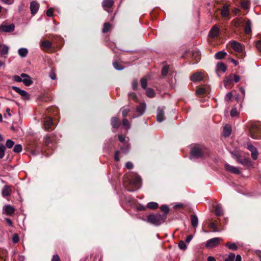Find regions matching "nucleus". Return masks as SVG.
Masks as SVG:
<instances>
[{"instance_id": "obj_51", "label": "nucleus", "mask_w": 261, "mask_h": 261, "mask_svg": "<svg viewBox=\"0 0 261 261\" xmlns=\"http://www.w3.org/2000/svg\"><path fill=\"white\" fill-rule=\"evenodd\" d=\"M132 88L134 90H136L138 88V81L136 79L133 80L132 84Z\"/></svg>"}, {"instance_id": "obj_18", "label": "nucleus", "mask_w": 261, "mask_h": 261, "mask_svg": "<svg viewBox=\"0 0 261 261\" xmlns=\"http://www.w3.org/2000/svg\"><path fill=\"white\" fill-rule=\"evenodd\" d=\"M164 110L160 108L158 109L156 119L159 122H161L164 120Z\"/></svg>"}, {"instance_id": "obj_56", "label": "nucleus", "mask_w": 261, "mask_h": 261, "mask_svg": "<svg viewBox=\"0 0 261 261\" xmlns=\"http://www.w3.org/2000/svg\"><path fill=\"white\" fill-rule=\"evenodd\" d=\"M120 153V150H117L115 151V155H114V160L116 161H119L120 160V158H119V154Z\"/></svg>"}, {"instance_id": "obj_11", "label": "nucleus", "mask_w": 261, "mask_h": 261, "mask_svg": "<svg viewBox=\"0 0 261 261\" xmlns=\"http://www.w3.org/2000/svg\"><path fill=\"white\" fill-rule=\"evenodd\" d=\"M203 79V75L201 72H196L193 74L191 76V80L193 82L201 81Z\"/></svg>"}, {"instance_id": "obj_10", "label": "nucleus", "mask_w": 261, "mask_h": 261, "mask_svg": "<svg viewBox=\"0 0 261 261\" xmlns=\"http://www.w3.org/2000/svg\"><path fill=\"white\" fill-rule=\"evenodd\" d=\"M225 168L227 171L234 174H239L240 173V171L238 167H234L226 163L225 164Z\"/></svg>"}, {"instance_id": "obj_60", "label": "nucleus", "mask_w": 261, "mask_h": 261, "mask_svg": "<svg viewBox=\"0 0 261 261\" xmlns=\"http://www.w3.org/2000/svg\"><path fill=\"white\" fill-rule=\"evenodd\" d=\"M232 96V93H230V92L228 93L226 95V96H225V100H226V101H229V100H230L231 99Z\"/></svg>"}, {"instance_id": "obj_26", "label": "nucleus", "mask_w": 261, "mask_h": 261, "mask_svg": "<svg viewBox=\"0 0 261 261\" xmlns=\"http://www.w3.org/2000/svg\"><path fill=\"white\" fill-rule=\"evenodd\" d=\"M208 88L207 87H199L196 91V94L197 95L204 94L208 92Z\"/></svg>"}, {"instance_id": "obj_49", "label": "nucleus", "mask_w": 261, "mask_h": 261, "mask_svg": "<svg viewBox=\"0 0 261 261\" xmlns=\"http://www.w3.org/2000/svg\"><path fill=\"white\" fill-rule=\"evenodd\" d=\"M160 209L162 211L164 212L165 214L164 215H165V216H166V215L167 214L169 210L168 206L167 205H162L161 206Z\"/></svg>"}, {"instance_id": "obj_29", "label": "nucleus", "mask_w": 261, "mask_h": 261, "mask_svg": "<svg viewBox=\"0 0 261 261\" xmlns=\"http://www.w3.org/2000/svg\"><path fill=\"white\" fill-rule=\"evenodd\" d=\"M215 214L217 216L222 215L223 214L222 206L220 204H217L215 206Z\"/></svg>"}, {"instance_id": "obj_27", "label": "nucleus", "mask_w": 261, "mask_h": 261, "mask_svg": "<svg viewBox=\"0 0 261 261\" xmlns=\"http://www.w3.org/2000/svg\"><path fill=\"white\" fill-rule=\"evenodd\" d=\"M18 53L20 57L24 58L27 56L28 50L26 48H20L18 49Z\"/></svg>"}, {"instance_id": "obj_30", "label": "nucleus", "mask_w": 261, "mask_h": 261, "mask_svg": "<svg viewBox=\"0 0 261 261\" xmlns=\"http://www.w3.org/2000/svg\"><path fill=\"white\" fill-rule=\"evenodd\" d=\"M227 55V53L223 51H220L215 54V57L217 59H222L224 58Z\"/></svg>"}, {"instance_id": "obj_45", "label": "nucleus", "mask_w": 261, "mask_h": 261, "mask_svg": "<svg viewBox=\"0 0 261 261\" xmlns=\"http://www.w3.org/2000/svg\"><path fill=\"white\" fill-rule=\"evenodd\" d=\"M232 81V75H231L229 77L227 78L226 80L224 81V86L226 87L228 85H229L231 83Z\"/></svg>"}, {"instance_id": "obj_5", "label": "nucleus", "mask_w": 261, "mask_h": 261, "mask_svg": "<svg viewBox=\"0 0 261 261\" xmlns=\"http://www.w3.org/2000/svg\"><path fill=\"white\" fill-rule=\"evenodd\" d=\"M15 25L13 23L6 24L3 23L0 25V33H10L14 30Z\"/></svg>"}, {"instance_id": "obj_39", "label": "nucleus", "mask_w": 261, "mask_h": 261, "mask_svg": "<svg viewBox=\"0 0 261 261\" xmlns=\"http://www.w3.org/2000/svg\"><path fill=\"white\" fill-rule=\"evenodd\" d=\"M193 58H195L196 62L198 61L200 59V55L198 51H195L193 53Z\"/></svg>"}, {"instance_id": "obj_9", "label": "nucleus", "mask_w": 261, "mask_h": 261, "mask_svg": "<svg viewBox=\"0 0 261 261\" xmlns=\"http://www.w3.org/2000/svg\"><path fill=\"white\" fill-rule=\"evenodd\" d=\"M12 88L19 95H20L23 98L25 99H30V95L27 91L20 89L19 87L16 86H13Z\"/></svg>"}, {"instance_id": "obj_47", "label": "nucleus", "mask_w": 261, "mask_h": 261, "mask_svg": "<svg viewBox=\"0 0 261 261\" xmlns=\"http://www.w3.org/2000/svg\"><path fill=\"white\" fill-rule=\"evenodd\" d=\"M235 258V254L233 253H230L228 257L224 261H233Z\"/></svg>"}, {"instance_id": "obj_38", "label": "nucleus", "mask_w": 261, "mask_h": 261, "mask_svg": "<svg viewBox=\"0 0 261 261\" xmlns=\"http://www.w3.org/2000/svg\"><path fill=\"white\" fill-rule=\"evenodd\" d=\"M113 65L114 67L116 70H121L124 68L123 66L117 62H113Z\"/></svg>"}, {"instance_id": "obj_54", "label": "nucleus", "mask_w": 261, "mask_h": 261, "mask_svg": "<svg viewBox=\"0 0 261 261\" xmlns=\"http://www.w3.org/2000/svg\"><path fill=\"white\" fill-rule=\"evenodd\" d=\"M128 97L129 98H131V99L134 100L135 101H137L138 99L137 95L136 94V93H135L134 92L129 93L128 94Z\"/></svg>"}, {"instance_id": "obj_57", "label": "nucleus", "mask_w": 261, "mask_h": 261, "mask_svg": "<svg viewBox=\"0 0 261 261\" xmlns=\"http://www.w3.org/2000/svg\"><path fill=\"white\" fill-rule=\"evenodd\" d=\"M54 14V9L53 8H50L48 9L46 11V15L48 17H52Z\"/></svg>"}, {"instance_id": "obj_59", "label": "nucleus", "mask_w": 261, "mask_h": 261, "mask_svg": "<svg viewBox=\"0 0 261 261\" xmlns=\"http://www.w3.org/2000/svg\"><path fill=\"white\" fill-rule=\"evenodd\" d=\"M125 167L127 169H132L133 168L134 165H133V163L131 162H127L125 164Z\"/></svg>"}, {"instance_id": "obj_24", "label": "nucleus", "mask_w": 261, "mask_h": 261, "mask_svg": "<svg viewBox=\"0 0 261 261\" xmlns=\"http://www.w3.org/2000/svg\"><path fill=\"white\" fill-rule=\"evenodd\" d=\"M111 124L113 128H117L120 126V121L117 117H113L111 119Z\"/></svg>"}, {"instance_id": "obj_58", "label": "nucleus", "mask_w": 261, "mask_h": 261, "mask_svg": "<svg viewBox=\"0 0 261 261\" xmlns=\"http://www.w3.org/2000/svg\"><path fill=\"white\" fill-rule=\"evenodd\" d=\"M250 136L254 139H258L259 138V135L257 134H255L253 133L252 130H250Z\"/></svg>"}, {"instance_id": "obj_35", "label": "nucleus", "mask_w": 261, "mask_h": 261, "mask_svg": "<svg viewBox=\"0 0 261 261\" xmlns=\"http://www.w3.org/2000/svg\"><path fill=\"white\" fill-rule=\"evenodd\" d=\"M218 69L225 72L227 69L226 66L222 63H219L217 65Z\"/></svg>"}, {"instance_id": "obj_32", "label": "nucleus", "mask_w": 261, "mask_h": 261, "mask_svg": "<svg viewBox=\"0 0 261 261\" xmlns=\"http://www.w3.org/2000/svg\"><path fill=\"white\" fill-rule=\"evenodd\" d=\"M147 207L152 210L156 209L159 207V204L155 202H150L147 203Z\"/></svg>"}, {"instance_id": "obj_15", "label": "nucleus", "mask_w": 261, "mask_h": 261, "mask_svg": "<svg viewBox=\"0 0 261 261\" xmlns=\"http://www.w3.org/2000/svg\"><path fill=\"white\" fill-rule=\"evenodd\" d=\"M219 32L220 30L219 27L216 24L214 25L211 29L209 32V35L213 38H215L219 35Z\"/></svg>"}, {"instance_id": "obj_53", "label": "nucleus", "mask_w": 261, "mask_h": 261, "mask_svg": "<svg viewBox=\"0 0 261 261\" xmlns=\"http://www.w3.org/2000/svg\"><path fill=\"white\" fill-rule=\"evenodd\" d=\"M168 72V67L167 66H164L162 69V74L164 76H166Z\"/></svg>"}, {"instance_id": "obj_34", "label": "nucleus", "mask_w": 261, "mask_h": 261, "mask_svg": "<svg viewBox=\"0 0 261 261\" xmlns=\"http://www.w3.org/2000/svg\"><path fill=\"white\" fill-rule=\"evenodd\" d=\"M146 95L150 98H152L154 96V90L151 88H148L146 91Z\"/></svg>"}, {"instance_id": "obj_48", "label": "nucleus", "mask_w": 261, "mask_h": 261, "mask_svg": "<svg viewBox=\"0 0 261 261\" xmlns=\"http://www.w3.org/2000/svg\"><path fill=\"white\" fill-rule=\"evenodd\" d=\"M118 139L122 143H124L126 141H128V139L122 135H119Z\"/></svg>"}, {"instance_id": "obj_2", "label": "nucleus", "mask_w": 261, "mask_h": 261, "mask_svg": "<svg viewBox=\"0 0 261 261\" xmlns=\"http://www.w3.org/2000/svg\"><path fill=\"white\" fill-rule=\"evenodd\" d=\"M167 217L165 215L160 214H152L147 217V221L155 226H159L165 222Z\"/></svg>"}, {"instance_id": "obj_37", "label": "nucleus", "mask_w": 261, "mask_h": 261, "mask_svg": "<svg viewBox=\"0 0 261 261\" xmlns=\"http://www.w3.org/2000/svg\"><path fill=\"white\" fill-rule=\"evenodd\" d=\"M14 142L11 139H8L6 141L5 147L8 148H11L14 145Z\"/></svg>"}, {"instance_id": "obj_4", "label": "nucleus", "mask_w": 261, "mask_h": 261, "mask_svg": "<svg viewBox=\"0 0 261 261\" xmlns=\"http://www.w3.org/2000/svg\"><path fill=\"white\" fill-rule=\"evenodd\" d=\"M223 241L221 238L216 237L207 240L205 243V247L211 249L218 246L220 242Z\"/></svg>"}, {"instance_id": "obj_52", "label": "nucleus", "mask_w": 261, "mask_h": 261, "mask_svg": "<svg viewBox=\"0 0 261 261\" xmlns=\"http://www.w3.org/2000/svg\"><path fill=\"white\" fill-rule=\"evenodd\" d=\"M241 6L242 8L247 10L249 8V4L248 3L247 1H244L241 2Z\"/></svg>"}, {"instance_id": "obj_64", "label": "nucleus", "mask_w": 261, "mask_h": 261, "mask_svg": "<svg viewBox=\"0 0 261 261\" xmlns=\"http://www.w3.org/2000/svg\"><path fill=\"white\" fill-rule=\"evenodd\" d=\"M255 254L258 257L260 261H261V251L259 250H256Z\"/></svg>"}, {"instance_id": "obj_46", "label": "nucleus", "mask_w": 261, "mask_h": 261, "mask_svg": "<svg viewBox=\"0 0 261 261\" xmlns=\"http://www.w3.org/2000/svg\"><path fill=\"white\" fill-rule=\"evenodd\" d=\"M179 248L182 250H185L187 248V245L183 241H180L178 243Z\"/></svg>"}, {"instance_id": "obj_13", "label": "nucleus", "mask_w": 261, "mask_h": 261, "mask_svg": "<svg viewBox=\"0 0 261 261\" xmlns=\"http://www.w3.org/2000/svg\"><path fill=\"white\" fill-rule=\"evenodd\" d=\"M39 4L35 1H32L30 3V10L32 15H35L38 12L39 8Z\"/></svg>"}, {"instance_id": "obj_19", "label": "nucleus", "mask_w": 261, "mask_h": 261, "mask_svg": "<svg viewBox=\"0 0 261 261\" xmlns=\"http://www.w3.org/2000/svg\"><path fill=\"white\" fill-rule=\"evenodd\" d=\"M244 31L246 34H250L251 32V22L249 19H247L246 21Z\"/></svg>"}, {"instance_id": "obj_63", "label": "nucleus", "mask_w": 261, "mask_h": 261, "mask_svg": "<svg viewBox=\"0 0 261 261\" xmlns=\"http://www.w3.org/2000/svg\"><path fill=\"white\" fill-rule=\"evenodd\" d=\"M256 46L258 50L261 51V40H258L256 42Z\"/></svg>"}, {"instance_id": "obj_55", "label": "nucleus", "mask_w": 261, "mask_h": 261, "mask_svg": "<svg viewBox=\"0 0 261 261\" xmlns=\"http://www.w3.org/2000/svg\"><path fill=\"white\" fill-rule=\"evenodd\" d=\"M238 115V111L236 108H232L230 111V115L234 117Z\"/></svg>"}, {"instance_id": "obj_3", "label": "nucleus", "mask_w": 261, "mask_h": 261, "mask_svg": "<svg viewBox=\"0 0 261 261\" xmlns=\"http://www.w3.org/2000/svg\"><path fill=\"white\" fill-rule=\"evenodd\" d=\"M207 154L206 149L204 147H195L191 151L190 159H197L201 158Z\"/></svg>"}, {"instance_id": "obj_25", "label": "nucleus", "mask_w": 261, "mask_h": 261, "mask_svg": "<svg viewBox=\"0 0 261 261\" xmlns=\"http://www.w3.org/2000/svg\"><path fill=\"white\" fill-rule=\"evenodd\" d=\"M11 189L9 186H5L2 191V195L4 197H6L10 195Z\"/></svg>"}, {"instance_id": "obj_6", "label": "nucleus", "mask_w": 261, "mask_h": 261, "mask_svg": "<svg viewBox=\"0 0 261 261\" xmlns=\"http://www.w3.org/2000/svg\"><path fill=\"white\" fill-rule=\"evenodd\" d=\"M247 149L251 152V155L254 160L257 159L258 152L257 149L251 143L248 142L247 144Z\"/></svg>"}, {"instance_id": "obj_7", "label": "nucleus", "mask_w": 261, "mask_h": 261, "mask_svg": "<svg viewBox=\"0 0 261 261\" xmlns=\"http://www.w3.org/2000/svg\"><path fill=\"white\" fill-rule=\"evenodd\" d=\"M146 110V104L144 102L140 103L136 108V112L138 113V115L134 114L133 116V118H137L139 116L142 115Z\"/></svg>"}, {"instance_id": "obj_17", "label": "nucleus", "mask_w": 261, "mask_h": 261, "mask_svg": "<svg viewBox=\"0 0 261 261\" xmlns=\"http://www.w3.org/2000/svg\"><path fill=\"white\" fill-rule=\"evenodd\" d=\"M113 5L114 1L113 0H103L102 3V6L105 10L111 8Z\"/></svg>"}, {"instance_id": "obj_50", "label": "nucleus", "mask_w": 261, "mask_h": 261, "mask_svg": "<svg viewBox=\"0 0 261 261\" xmlns=\"http://www.w3.org/2000/svg\"><path fill=\"white\" fill-rule=\"evenodd\" d=\"M9 47L7 46H4L1 49V53L2 55H7L8 53Z\"/></svg>"}, {"instance_id": "obj_43", "label": "nucleus", "mask_w": 261, "mask_h": 261, "mask_svg": "<svg viewBox=\"0 0 261 261\" xmlns=\"http://www.w3.org/2000/svg\"><path fill=\"white\" fill-rule=\"evenodd\" d=\"M221 15L223 17H226L229 15V11L227 7H225L223 8L221 11Z\"/></svg>"}, {"instance_id": "obj_28", "label": "nucleus", "mask_w": 261, "mask_h": 261, "mask_svg": "<svg viewBox=\"0 0 261 261\" xmlns=\"http://www.w3.org/2000/svg\"><path fill=\"white\" fill-rule=\"evenodd\" d=\"M231 133V128L229 125H225L223 128V135L225 137L229 136Z\"/></svg>"}, {"instance_id": "obj_36", "label": "nucleus", "mask_w": 261, "mask_h": 261, "mask_svg": "<svg viewBox=\"0 0 261 261\" xmlns=\"http://www.w3.org/2000/svg\"><path fill=\"white\" fill-rule=\"evenodd\" d=\"M111 24L110 23L106 22L103 24L102 32L103 33H107L111 29Z\"/></svg>"}, {"instance_id": "obj_62", "label": "nucleus", "mask_w": 261, "mask_h": 261, "mask_svg": "<svg viewBox=\"0 0 261 261\" xmlns=\"http://www.w3.org/2000/svg\"><path fill=\"white\" fill-rule=\"evenodd\" d=\"M51 261H61L60 258L58 255H53Z\"/></svg>"}, {"instance_id": "obj_33", "label": "nucleus", "mask_w": 261, "mask_h": 261, "mask_svg": "<svg viewBox=\"0 0 261 261\" xmlns=\"http://www.w3.org/2000/svg\"><path fill=\"white\" fill-rule=\"evenodd\" d=\"M5 150H6V147L5 145L2 144L0 143V159H3L5 154Z\"/></svg>"}, {"instance_id": "obj_8", "label": "nucleus", "mask_w": 261, "mask_h": 261, "mask_svg": "<svg viewBox=\"0 0 261 261\" xmlns=\"http://www.w3.org/2000/svg\"><path fill=\"white\" fill-rule=\"evenodd\" d=\"M232 48L237 51L239 54H241V58H243L244 53H243V47L242 45L237 41H233L231 43Z\"/></svg>"}, {"instance_id": "obj_42", "label": "nucleus", "mask_w": 261, "mask_h": 261, "mask_svg": "<svg viewBox=\"0 0 261 261\" xmlns=\"http://www.w3.org/2000/svg\"><path fill=\"white\" fill-rule=\"evenodd\" d=\"M123 127L127 129L130 128V124L128 121L126 119H124L122 122Z\"/></svg>"}, {"instance_id": "obj_21", "label": "nucleus", "mask_w": 261, "mask_h": 261, "mask_svg": "<svg viewBox=\"0 0 261 261\" xmlns=\"http://www.w3.org/2000/svg\"><path fill=\"white\" fill-rule=\"evenodd\" d=\"M4 210L6 214L8 215H11L15 212L14 208L10 205H5L4 206Z\"/></svg>"}, {"instance_id": "obj_61", "label": "nucleus", "mask_w": 261, "mask_h": 261, "mask_svg": "<svg viewBox=\"0 0 261 261\" xmlns=\"http://www.w3.org/2000/svg\"><path fill=\"white\" fill-rule=\"evenodd\" d=\"M49 77L51 80H55L56 79V74L51 70L49 73Z\"/></svg>"}, {"instance_id": "obj_22", "label": "nucleus", "mask_w": 261, "mask_h": 261, "mask_svg": "<svg viewBox=\"0 0 261 261\" xmlns=\"http://www.w3.org/2000/svg\"><path fill=\"white\" fill-rule=\"evenodd\" d=\"M121 151L123 153H127L129 149H130V145L128 143V141H126L124 143H123V145L120 147Z\"/></svg>"}, {"instance_id": "obj_23", "label": "nucleus", "mask_w": 261, "mask_h": 261, "mask_svg": "<svg viewBox=\"0 0 261 261\" xmlns=\"http://www.w3.org/2000/svg\"><path fill=\"white\" fill-rule=\"evenodd\" d=\"M40 45L43 49H50L52 47V43L48 40L42 41Z\"/></svg>"}, {"instance_id": "obj_40", "label": "nucleus", "mask_w": 261, "mask_h": 261, "mask_svg": "<svg viewBox=\"0 0 261 261\" xmlns=\"http://www.w3.org/2000/svg\"><path fill=\"white\" fill-rule=\"evenodd\" d=\"M208 227L213 229L214 232H218L219 230L217 228V225L214 222H211L209 224Z\"/></svg>"}, {"instance_id": "obj_44", "label": "nucleus", "mask_w": 261, "mask_h": 261, "mask_svg": "<svg viewBox=\"0 0 261 261\" xmlns=\"http://www.w3.org/2000/svg\"><path fill=\"white\" fill-rule=\"evenodd\" d=\"M141 87L143 89H146L147 86V80L145 78H142L141 80Z\"/></svg>"}, {"instance_id": "obj_12", "label": "nucleus", "mask_w": 261, "mask_h": 261, "mask_svg": "<svg viewBox=\"0 0 261 261\" xmlns=\"http://www.w3.org/2000/svg\"><path fill=\"white\" fill-rule=\"evenodd\" d=\"M236 159L238 163L244 166H248L250 164V161L249 159L242 158L239 155H236Z\"/></svg>"}, {"instance_id": "obj_31", "label": "nucleus", "mask_w": 261, "mask_h": 261, "mask_svg": "<svg viewBox=\"0 0 261 261\" xmlns=\"http://www.w3.org/2000/svg\"><path fill=\"white\" fill-rule=\"evenodd\" d=\"M226 246L230 250H236L238 249V246L237 245L234 243L231 242H227L226 244Z\"/></svg>"}, {"instance_id": "obj_20", "label": "nucleus", "mask_w": 261, "mask_h": 261, "mask_svg": "<svg viewBox=\"0 0 261 261\" xmlns=\"http://www.w3.org/2000/svg\"><path fill=\"white\" fill-rule=\"evenodd\" d=\"M191 223L193 228H196L198 224V217L195 215H192L190 217Z\"/></svg>"}, {"instance_id": "obj_41", "label": "nucleus", "mask_w": 261, "mask_h": 261, "mask_svg": "<svg viewBox=\"0 0 261 261\" xmlns=\"http://www.w3.org/2000/svg\"><path fill=\"white\" fill-rule=\"evenodd\" d=\"M22 150V146L20 144H17L14 146L13 151L16 153H19Z\"/></svg>"}, {"instance_id": "obj_14", "label": "nucleus", "mask_w": 261, "mask_h": 261, "mask_svg": "<svg viewBox=\"0 0 261 261\" xmlns=\"http://www.w3.org/2000/svg\"><path fill=\"white\" fill-rule=\"evenodd\" d=\"M21 77H22V82L27 86H29L32 84L33 81L31 77L25 73H21Z\"/></svg>"}, {"instance_id": "obj_16", "label": "nucleus", "mask_w": 261, "mask_h": 261, "mask_svg": "<svg viewBox=\"0 0 261 261\" xmlns=\"http://www.w3.org/2000/svg\"><path fill=\"white\" fill-rule=\"evenodd\" d=\"M53 125V118L51 117H48L46 118L44 123V129L48 130Z\"/></svg>"}, {"instance_id": "obj_1", "label": "nucleus", "mask_w": 261, "mask_h": 261, "mask_svg": "<svg viewBox=\"0 0 261 261\" xmlns=\"http://www.w3.org/2000/svg\"><path fill=\"white\" fill-rule=\"evenodd\" d=\"M141 185V178L138 174H133L128 179L124 181L125 189L129 192H134L138 190Z\"/></svg>"}]
</instances>
